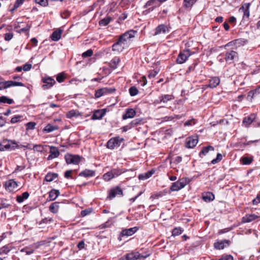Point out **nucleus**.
Segmentation results:
<instances>
[{
    "label": "nucleus",
    "mask_w": 260,
    "mask_h": 260,
    "mask_svg": "<svg viewBox=\"0 0 260 260\" xmlns=\"http://www.w3.org/2000/svg\"><path fill=\"white\" fill-rule=\"evenodd\" d=\"M18 147L16 143L12 141L5 140L0 143V150H13Z\"/></svg>",
    "instance_id": "nucleus-1"
},
{
    "label": "nucleus",
    "mask_w": 260,
    "mask_h": 260,
    "mask_svg": "<svg viewBox=\"0 0 260 260\" xmlns=\"http://www.w3.org/2000/svg\"><path fill=\"white\" fill-rule=\"evenodd\" d=\"M137 33V31L136 30L131 29L120 36L118 38V40H119V42L127 46V40H130L131 39L135 37V36Z\"/></svg>",
    "instance_id": "nucleus-2"
},
{
    "label": "nucleus",
    "mask_w": 260,
    "mask_h": 260,
    "mask_svg": "<svg viewBox=\"0 0 260 260\" xmlns=\"http://www.w3.org/2000/svg\"><path fill=\"white\" fill-rule=\"evenodd\" d=\"M124 139L119 137L110 139L107 143V147L110 149H114L120 146Z\"/></svg>",
    "instance_id": "nucleus-3"
},
{
    "label": "nucleus",
    "mask_w": 260,
    "mask_h": 260,
    "mask_svg": "<svg viewBox=\"0 0 260 260\" xmlns=\"http://www.w3.org/2000/svg\"><path fill=\"white\" fill-rule=\"evenodd\" d=\"M148 256V253L145 254V255H142L140 254V253L138 251H133L127 253L125 255V260L144 259Z\"/></svg>",
    "instance_id": "nucleus-4"
},
{
    "label": "nucleus",
    "mask_w": 260,
    "mask_h": 260,
    "mask_svg": "<svg viewBox=\"0 0 260 260\" xmlns=\"http://www.w3.org/2000/svg\"><path fill=\"white\" fill-rule=\"evenodd\" d=\"M224 56V59L226 62L228 64L234 63L235 60L238 59V53L234 50L227 51L225 52Z\"/></svg>",
    "instance_id": "nucleus-5"
},
{
    "label": "nucleus",
    "mask_w": 260,
    "mask_h": 260,
    "mask_svg": "<svg viewBox=\"0 0 260 260\" xmlns=\"http://www.w3.org/2000/svg\"><path fill=\"white\" fill-rule=\"evenodd\" d=\"M64 158L68 164L78 165L81 161V157L78 155L67 154L65 155Z\"/></svg>",
    "instance_id": "nucleus-6"
},
{
    "label": "nucleus",
    "mask_w": 260,
    "mask_h": 260,
    "mask_svg": "<svg viewBox=\"0 0 260 260\" xmlns=\"http://www.w3.org/2000/svg\"><path fill=\"white\" fill-rule=\"evenodd\" d=\"M11 86H24V84L22 82L7 81L0 82V90L4 89Z\"/></svg>",
    "instance_id": "nucleus-7"
},
{
    "label": "nucleus",
    "mask_w": 260,
    "mask_h": 260,
    "mask_svg": "<svg viewBox=\"0 0 260 260\" xmlns=\"http://www.w3.org/2000/svg\"><path fill=\"white\" fill-rule=\"evenodd\" d=\"M190 55L191 53L189 49L184 50L180 52L176 59L177 63L182 64L185 62Z\"/></svg>",
    "instance_id": "nucleus-8"
},
{
    "label": "nucleus",
    "mask_w": 260,
    "mask_h": 260,
    "mask_svg": "<svg viewBox=\"0 0 260 260\" xmlns=\"http://www.w3.org/2000/svg\"><path fill=\"white\" fill-rule=\"evenodd\" d=\"M174 96L172 94H162L158 97L157 99L154 101L155 104H166L168 101L173 100Z\"/></svg>",
    "instance_id": "nucleus-9"
},
{
    "label": "nucleus",
    "mask_w": 260,
    "mask_h": 260,
    "mask_svg": "<svg viewBox=\"0 0 260 260\" xmlns=\"http://www.w3.org/2000/svg\"><path fill=\"white\" fill-rule=\"evenodd\" d=\"M42 81L44 83V84L42 85V88L44 90L49 89L52 87L56 83L54 79L50 77L43 78Z\"/></svg>",
    "instance_id": "nucleus-10"
},
{
    "label": "nucleus",
    "mask_w": 260,
    "mask_h": 260,
    "mask_svg": "<svg viewBox=\"0 0 260 260\" xmlns=\"http://www.w3.org/2000/svg\"><path fill=\"white\" fill-rule=\"evenodd\" d=\"M170 27L165 24L158 25L154 29V36H157L160 34H166L170 31Z\"/></svg>",
    "instance_id": "nucleus-11"
},
{
    "label": "nucleus",
    "mask_w": 260,
    "mask_h": 260,
    "mask_svg": "<svg viewBox=\"0 0 260 260\" xmlns=\"http://www.w3.org/2000/svg\"><path fill=\"white\" fill-rule=\"evenodd\" d=\"M231 241L228 240L217 241L214 243V247L216 249H223L230 245Z\"/></svg>",
    "instance_id": "nucleus-12"
},
{
    "label": "nucleus",
    "mask_w": 260,
    "mask_h": 260,
    "mask_svg": "<svg viewBox=\"0 0 260 260\" xmlns=\"http://www.w3.org/2000/svg\"><path fill=\"white\" fill-rule=\"evenodd\" d=\"M5 186L6 190L13 192L18 187V184L14 179H10L6 182Z\"/></svg>",
    "instance_id": "nucleus-13"
},
{
    "label": "nucleus",
    "mask_w": 260,
    "mask_h": 260,
    "mask_svg": "<svg viewBox=\"0 0 260 260\" xmlns=\"http://www.w3.org/2000/svg\"><path fill=\"white\" fill-rule=\"evenodd\" d=\"M106 109H102L95 110L91 116L93 120L101 119L107 112Z\"/></svg>",
    "instance_id": "nucleus-14"
},
{
    "label": "nucleus",
    "mask_w": 260,
    "mask_h": 260,
    "mask_svg": "<svg viewBox=\"0 0 260 260\" xmlns=\"http://www.w3.org/2000/svg\"><path fill=\"white\" fill-rule=\"evenodd\" d=\"M117 195H123V191L122 189L119 186H116L111 189L109 193L108 197L110 199H112L114 198H115Z\"/></svg>",
    "instance_id": "nucleus-15"
},
{
    "label": "nucleus",
    "mask_w": 260,
    "mask_h": 260,
    "mask_svg": "<svg viewBox=\"0 0 260 260\" xmlns=\"http://www.w3.org/2000/svg\"><path fill=\"white\" fill-rule=\"evenodd\" d=\"M256 118V114L254 113L251 114L248 116L244 117L243 119V124L246 127H248L251 124H253L254 120Z\"/></svg>",
    "instance_id": "nucleus-16"
},
{
    "label": "nucleus",
    "mask_w": 260,
    "mask_h": 260,
    "mask_svg": "<svg viewBox=\"0 0 260 260\" xmlns=\"http://www.w3.org/2000/svg\"><path fill=\"white\" fill-rule=\"evenodd\" d=\"M139 228L137 226L131 228L129 229H123L120 233L121 236H130L134 235L138 230Z\"/></svg>",
    "instance_id": "nucleus-17"
},
{
    "label": "nucleus",
    "mask_w": 260,
    "mask_h": 260,
    "mask_svg": "<svg viewBox=\"0 0 260 260\" xmlns=\"http://www.w3.org/2000/svg\"><path fill=\"white\" fill-rule=\"evenodd\" d=\"M50 155L47 157V159L49 160L57 157L60 154L58 148L53 146L50 147Z\"/></svg>",
    "instance_id": "nucleus-18"
},
{
    "label": "nucleus",
    "mask_w": 260,
    "mask_h": 260,
    "mask_svg": "<svg viewBox=\"0 0 260 260\" xmlns=\"http://www.w3.org/2000/svg\"><path fill=\"white\" fill-rule=\"evenodd\" d=\"M136 114V111L132 108H127L125 109L124 113L122 115V119L125 120L128 118H133Z\"/></svg>",
    "instance_id": "nucleus-19"
},
{
    "label": "nucleus",
    "mask_w": 260,
    "mask_h": 260,
    "mask_svg": "<svg viewBox=\"0 0 260 260\" xmlns=\"http://www.w3.org/2000/svg\"><path fill=\"white\" fill-rule=\"evenodd\" d=\"M220 80L218 77H213L209 80V84L208 87L211 88L216 87L220 83Z\"/></svg>",
    "instance_id": "nucleus-20"
},
{
    "label": "nucleus",
    "mask_w": 260,
    "mask_h": 260,
    "mask_svg": "<svg viewBox=\"0 0 260 260\" xmlns=\"http://www.w3.org/2000/svg\"><path fill=\"white\" fill-rule=\"evenodd\" d=\"M126 46V45L119 42V40H118V41L112 45V50L120 52L123 50Z\"/></svg>",
    "instance_id": "nucleus-21"
},
{
    "label": "nucleus",
    "mask_w": 260,
    "mask_h": 260,
    "mask_svg": "<svg viewBox=\"0 0 260 260\" xmlns=\"http://www.w3.org/2000/svg\"><path fill=\"white\" fill-rule=\"evenodd\" d=\"M62 29L58 28L54 30L50 36L51 39L53 41H58L61 38Z\"/></svg>",
    "instance_id": "nucleus-22"
},
{
    "label": "nucleus",
    "mask_w": 260,
    "mask_h": 260,
    "mask_svg": "<svg viewBox=\"0 0 260 260\" xmlns=\"http://www.w3.org/2000/svg\"><path fill=\"white\" fill-rule=\"evenodd\" d=\"M95 175V171L89 169H85L81 172L79 174V176L84 177L86 178L94 177Z\"/></svg>",
    "instance_id": "nucleus-23"
},
{
    "label": "nucleus",
    "mask_w": 260,
    "mask_h": 260,
    "mask_svg": "<svg viewBox=\"0 0 260 260\" xmlns=\"http://www.w3.org/2000/svg\"><path fill=\"white\" fill-rule=\"evenodd\" d=\"M198 142L197 137H189L186 143V147L188 148H192L196 146Z\"/></svg>",
    "instance_id": "nucleus-24"
},
{
    "label": "nucleus",
    "mask_w": 260,
    "mask_h": 260,
    "mask_svg": "<svg viewBox=\"0 0 260 260\" xmlns=\"http://www.w3.org/2000/svg\"><path fill=\"white\" fill-rule=\"evenodd\" d=\"M250 6V3H244L242 7L240 8L239 11L243 13V16H249V7Z\"/></svg>",
    "instance_id": "nucleus-25"
},
{
    "label": "nucleus",
    "mask_w": 260,
    "mask_h": 260,
    "mask_svg": "<svg viewBox=\"0 0 260 260\" xmlns=\"http://www.w3.org/2000/svg\"><path fill=\"white\" fill-rule=\"evenodd\" d=\"M155 172V170L154 169H152L145 173L140 174L138 176V178L140 180H142L147 179L151 177L152 175L154 174Z\"/></svg>",
    "instance_id": "nucleus-26"
},
{
    "label": "nucleus",
    "mask_w": 260,
    "mask_h": 260,
    "mask_svg": "<svg viewBox=\"0 0 260 260\" xmlns=\"http://www.w3.org/2000/svg\"><path fill=\"white\" fill-rule=\"evenodd\" d=\"M258 217V216L254 214H246L245 216L242 217V221L244 223L250 222L257 219Z\"/></svg>",
    "instance_id": "nucleus-27"
},
{
    "label": "nucleus",
    "mask_w": 260,
    "mask_h": 260,
    "mask_svg": "<svg viewBox=\"0 0 260 260\" xmlns=\"http://www.w3.org/2000/svg\"><path fill=\"white\" fill-rule=\"evenodd\" d=\"M202 198L206 202L212 201L215 199L214 194L211 192H207L203 193Z\"/></svg>",
    "instance_id": "nucleus-28"
},
{
    "label": "nucleus",
    "mask_w": 260,
    "mask_h": 260,
    "mask_svg": "<svg viewBox=\"0 0 260 260\" xmlns=\"http://www.w3.org/2000/svg\"><path fill=\"white\" fill-rule=\"evenodd\" d=\"M59 190L52 189L49 192V198L50 201L55 200L59 195Z\"/></svg>",
    "instance_id": "nucleus-29"
},
{
    "label": "nucleus",
    "mask_w": 260,
    "mask_h": 260,
    "mask_svg": "<svg viewBox=\"0 0 260 260\" xmlns=\"http://www.w3.org/2000/svg\"><path fill=\"white\" fill-rule=\"evenodd\" d=\"M214 148L212 146H208L206 147H203L202 150L199 153V156L200 157H202L203 156L206 155L209 151H214Z\"/></svg>",
    "instance_id": "nucleus-30"
},
{
    "label": "nucleus",
    "mask_w": 260,
    "mask_h": 260,
    "mask_svg": "<svg viewBox=\"0 0 260 260\" xmlns=\"http://www.w3.org/2000/svg\"><path fill=\"white\" fill-rule=\"evenodd\" d=\"M58 174L55 173H48L45 177V180L47 182H51L58 177Z\"/></svg>",
    "instance_id": "nucleus-31"
},
{
    "label": "nucleus",
    "mask_w": 260,
    "mask_h": 260,
    "mask_svg": "<svg viewBox=\"0 0 260 260\" xmlns=\"http://www.w3.org/2000/svg\"><path fill=\"white\" fill-rule=\"evenodd\" d=\"M58 126L57 125H52L50 124H48L43 129V131L45 133H49L55 130H57Z\"/></svg>",
    "instance_id": "nucleus-32"
},
{
    "label": "nucleus",
    "mask_w": 260,
    "mask_h": 260,
    "mask_svg": "<svg viewBox=\"0 0 260 260\" xmlns=\"http://www.w3.org/2000/svg\"><path fill=\"white\" fill-rule=\"evenodd\" d=\"M11 206V202L9 200L6 199H2L0 200V210L3 208H8Z\"/></svg>",
    "instance_id": "nucleus-33"
},
{
    "label": "nucleus",
    "mask_w": 260,
    "mask_h": 260,
    "mask_svg": "<svg viewBox=\"0 0 260 260\" xmlns=\"http://www.w3.org/2000/svg\"><path fill=\"white\" fill-rule=\"evenodd\" d=\"M29 196V194L27 191L23 192L21 195L17 196L16 201L18 203H21L24 201V200L27 199Z\"/></svg>",
    "instance_id": "nucleus-34"
},
{
    "label": "nucleus",
    "mask_w": 260,
    "mask_h": 260,
    "mask_svg": "<svg viewBox=\"0 0 260 260\" xmlns=\"http://www.w3.org/2000/svg\"><path fill=\"white\" fill-rule=\"evenodd\" d=\"M24 1L25 0H16L13 5H10L9 6L10 11L13 12L15 9H17L24 3Z\"/></svg>",
    "instance_id": "nucleus-35"
},
{
    "label": "nucleus",
    "mask_w": 260,
    "mask_h": 260,
    "mask_svg": "<svg viewBox=\"0 0 260 260\" xmlns=\"http://www.w3.org/2000/svg\"><path fill=\"white\" fill-rule=\"evenodd\" d=\"M182 188H183L180 185V183H179L178 180L176 182L173 183L170 187V190L172 191H178Z\"/></svg>",
    "instance_id": "nucleus-36"
},
{
    "label": "nucleus",
    "mask_w": 260,
    "mask_h": 260,
    "mask_svg": "<svg viewBox=\"0 0 260 260\" xmlns=\"http://www.w3.org/2000/svg\"><path fill=\"white\" fill-rule=\"evenodd\" d=\"M59 203L58 202H54L52 203L49 206V210L53 213H56L58 212L59 207Z\"/></svg>",
    "instance_id": "nucleus-37"
},
{
    "label": "nucleus",
    "mask_w": 260,
    "mask_h": 260,
    "mask_svg": "<svg viewBox=\"0 0 260 260\" xmlns=\"http://www.w3.org/2000/svg\"><path fill=\"white\" fill-rule=\"evenodd\" d=\"M0 103L12 104L14 103L13 100L10 99L6 96H2L0 97Z\"/></svg>",
    "instance_id": "nucleus-38"
},
{
    "label": "nucleus",
    "mask_w": 260,
    "mask_h": 260,
    "mask_svg": "<svg viewBox=\"0 0 260 260\" xmlns=\"http://www.w3.org/2000/svg\"><path fill=\"white\" fill-rule=\"evenodd\" d=\"M111 17H105L99 21V25L101 26H105L107 25L112 20Z\"/></svg>",
    "instance_id": "nucleus-39"
},
{
    "label": "nucleus",
    "mask_w": 260,
    "mask_h": 260,
    "mask_svg": "<svg viewBox=\"0 0 260 260\" xmlns=\"http://www.w3.org/2000/svg\"><path fill=\"white\" fill-rule=\"evenodd\" d=\"M11 250V247L9 245L4 246L3 247L0 248V254H7Z\"/></svg>",
    "instance_id": "nucleus-40"
},
{
    "label": "nucleus",
    "mask_w": 260,
    "mask_h": 260,
    "mask_svg": "<svg viewBox=\"0 0 260 260\" xmlns=\"http://www.w3.org/2000/svg\"><path fill=\"white\" fill-rule=\"evenodd\" d=\"M178 181L179 183H180V185L182 187V188H184L187 184L190 182V179L188 178L185 177L182 178Z\"/></svg>",
    "instance_id": "nucleus-41"
},
{
    "label": "nucleus",
    "mask_w": 260,
    "mask_h": 260,
    "mask_svg": "<svg viewBox=\"0 0 260 260\" xmlns=\"http://www.w3.org/2000/svg\"><path fill=\"white\" fill-rule=\"evenodd\" d=\"M128 90H129V94L132 96H134L137 95L139 92L138 89L135 86H131L129 88Z\"/></svg>",
    "instance_id": "nucleus-42"
},
{
    "label": "nucleus",
    "mask_w": 260,
    "mask_h": 260,
    "mask_svg": "<svg viewBox=\"0 0 260 260\" xmlns=\"http://www.w3.org/2000/svg\"><path fill=\"white\" fill-rule=\"evenodd\" d=\"M120 60L119 57H114L113 58L110 63V67L112 68H116Z\"/></svg>",
    "instance_id": "nucleus-43"
},
{
    "label": "nucleus",
    "mask_w": 260,
    "mask_h": 260,
    "mask_svg": "<svg viewBox=\"0 0 260 260\" xmlns=\"http://www.w3.org/2000/svg\"><path fill=\"white\" fill-rule=\"evenodd\" d=\"M104 90V88H102L96 90L94 94L95 97L96 98H99L102 96L105 95Z\"/></svg>",
    "instance_id": "nucleus-44"
},
{
    "label": "nucleus",
    "mask_w": 260,
    "mask_h": 260,
    "mask_svg": "<svg viewBox=\"0 0 260 260\" xmlns=\"http://www.w3.org/2000/svg\"><path fill=\"white\" fill-rule=\"evenodd\" d=\"M103 178L104 180L108 181L113 178V175L111 171H109L103 175Z\"/></svg>",
    "instance_id": "nucleus-45"
},
{
    "label": "nucleus",
    "mask_w": 260,
    "mask_h": 260,
    "mask_svg": "<svg viewBox=\"0 0 260 260\" xmlns=\"http://www.w3.org/2000/svg\"><path fill=\"white\" fill-rule=\"evenodd\" d=\"M197 0H184V6L186 8H189L196 2Z\"/></svg>",
    "instance_id": "nucleus-46"
},
{
    "label": "nucleus",
    "mask_w": 260,
    "mask_h": 260,
    "mask_svg": "<svg viewBox=\"0 0 260 260\" xmlns=\"http://www.w3.org/2000/svg\"><path fill=\"white\" fill-rule=\"evenodd\" d=\"M65 79L66 76L64 73H60L56 76V80L59 83L63 82Z\"/></svg>",
    "instance_id": "nucleus-47"
},
{
    "label": "nucleus",
    "mask_w": 260,
    "mask_h": 260,
    "mask_svg": "<svg viewBox=\"0 0 260 260\" xmlns=\"http://www.w3.org/2000/svg\"><path fill=\"white\" fill-rule=\"evenodd\" d=\"M66 115L68 118H72V117L78 116V114L76 110H72L69 111Z\"/></svg>",
    "instance_id": "nucleus-48"
},
{
    "label": "nucleus",
    "mask_w": 260,
    "mask_h": 260,
    "mask_svg": "<svg viewBox=\"0 0 260 260\" xmlns=\"http://www.w3.org/2000/svg\"><path fill=\"white\" fill-rule=\"evenodd\" d=\"M222 159V155L221 153H218L216 157L211 161V164H216L220 162Z\"/></svg>",
    "instance_id": "nucleus-49"
},
{
    "label": "nucleus",
    "mask_w": 260,
    "mask_h": 260,
    "mask_svg": "<svg viewBox=\"0 0 260 260\" xmlns=\"http://www.w3.org/2000/svg\"><path fill=\"white\" fill-rule=\"evenodd\" d=\"M253 159L252 158L248 157H243L242 158V162L243 165H247L250 164Z\"/></svg>",
    "instance_id": "nucleus-50"
},
{
    "label": "nucleus",
    "mask_w": 260,
    "mask_h": 260,
    "mask_svg": "<svg viewBox=\"0 0 260 260\" xmlns=\"http://www.w3.org/2000/svg\"><path fill=\"white\" fill-rule=\"evenodd\" d=\"M183 232V230L181 228H176L172 231V235L176 236L180 235Z\"/></svg>",
    "instance_id": "nucleus-51"
},
{
    "label": "nucleus",
    "mask_w": 260,
    "mask_h": 260,
    "mask_svg": "<svg viewBox=\"0 0 260 260\" xmlns=\"http://www.w3.org/2000/svg\"><path fill=\"white\" fill-rule=\"evenodd\" d=\"M36 125V123L35 122H29L26 124V129L27 131L30 129H34L35 128V126Z\"/></svg>",
    "instance_id": "nucleus-52"
},
{
    "label": "nucleus",
    "mask_w": 260,
    "mask_h": 260,
    "mask_svg": "<svg viewBox=\"0 0 260 260\" xmlns=\"http://www.w3.org/2000/svg\"><path fill=\"white\" fill-rule=\"evenodd\" d=\"M142 119H141L139 118H137V119H135L133 120V121H132L131 122V123H129V125H131L132 126V127H134V126H137L138 124H140L141 122H142Z\"/></svg>",
    "instance_id": "nucleus-53"
},
{
    "label": "nucleus",
    "mask_w": 260,
    "mask_h": 260,
    "mask_svg": "<svg viewBox=\"0 0 260 260\" xmlns=\"http://www.w3.org/2000/svg\"><path fill=\"white\" fill-rule=\"evenodd\" d=\"M93 54V51L91 49H88L82 53V56L84 58L90 57Z\"/></svg>",
    "instance_id": "nucleus-54"
},
{
    "label": "nucleus",
    "mask_w": 260,
    "mask_h": 260,
    "mask_svg": "<svg viewBox=\"0 0 260 260\" xmlns=\"http://www.w3.org/2000/svg\"><path fill=\"white\" fill-rule=\"evenodd\" d=\"M111 172L113 175V178L118 176L122 173V171L119 169H112Z\"/></svg>",
    "instance_id": "nucleus-55"
},
{
    "label": "nucleus",
    "mask_w": 260,
    "mask_h": 260,
    "mask_svg": "<svg viewBox=\"0 0 260 260\" xmlns=\"http://www.w3.org/2000/svg\"><path fill=\"white\" fill-rule=\"evenodd\" d=\"M37 4H39L40 6L45 7L48 5V0H35Z\"/></svg>",
    "instance_id": "nucleus-56"
},
{
    "label": "nucleus",
    "mask_w": 260,
    "mask_h": 260,
    "mask_svg": "<svg viewBox=\"0 0 260 260\" xmlns=\"http://www.w3.org/2000/svg\"><path fill=\"white\" fill-rule=\"evenodd\" d=\"M104 89H105V94L113 93L116 90L115 88L113 87H104Z\"/></svg>",
    "instance_id": "nucleus-57"
},
{
    "label": "nucleus",
    "mask_w": 260,
    "mask_h": 260,
    "mask_svg": "<svg viewBox=\"0 0 260 260\" xmlns=\"http://www.w3.org/2000/svg\"><path fill=\"white\" fill-rule=\"evenodd\" d=\"M218 260H234V258L231 254H227L221 256Z\"/></svg>",
    "instance_id": "nucleus-58"
},
{
    "label": "nucleus",
    "mask_w": 260,
    "mask_h": 260,
    "mask_svg": "<svg viewBox=\"0 0 260 260\" xmlns=\"http://www.w3.org/2000/svg\"><path fill=\"white\" fill-rule=\"evenodd\" d=\"M198 64V62H194L191 64L188 68L186 72L189 73L194 71L196 66Z\"/></svg>",
    "instance_id": "nucleus-59"
},
{
    "label": "nucleus",
    "mask_w": 260,
    "mask_h": 260,
    "mask_svg": "<svg viewBox=\"0 0 260 260\" xmlns=\"http://www.w3.org/2000/svg\"><path fill=\"white\" fill-rule=\"evenodd\" d=\"M21 118H22V116H20V115H18V116H16L15 117H13L12 118V119L11 120V122L12 123H15L16 122H18V121H19L20 120Z\"/></svg>",
    "instance_id": "nucleus-60"
},
{
    "label": "nucleus",
    "mask_w": 260,
    "mask_h": 260,
    "mask_svg": "<svg viewBox=\"0 0 260 260\" xmlns=\"http://www.w3.org/2000/svg\"><path fill=\"white\" fill-rule=\"evenodd\" d=\"M33 149L34 151L38 152H42L43 150V146L41 145H35Z\"/></svg>",
    "instance_id": "nucleus-61"
},
{
    "label": "nucleus",
    "mask_w": 260,
    "mask_h": 260,
    "mask_svg": "<svg viewBox=\"0 0 260 260\" xmlns=\"http://www.w3.org/2000/svg\"><path fill=\"white\" fill-rule=\"evenodd\" d=\"M13 37V34L12 32H8L5 34V40L7 41H10Z\"/></svg>",
    "instance_id": "nucleus-62"
},
{
    "label": "nucleus",
    "mask_w": 260,
    "mask_h": 260,
    "mask_svg": "<svg viewBox=\"0 0 260 260\" xmlns=\"http://www.w3.org/2000/svg\"><path fill=\"white\" fill-rule=\"evenodd\" d=\"M158 72L156 70H152L151 71L148 75V77L149 78H152L155 77L158 74Z\"/></svg>",
    "instance_id": "nucleus-63"
},
{
    "label": "nucleus",
    "mask_w": 260,
    "mask_h": 260,
    "mask_svg": "<svg viewBox=\"0 0 260 260\" xmlns=\"http://www.w3.org/2000/svg\"><path fill=\"white\" fill-rule=\"evenodd\" d=\"M260 203V193H258L256 197L252 201V204L253 205H257L258 204H259Z\"/></svg>",
    "instance_id": "nucleus-64"
}]
</instances>
